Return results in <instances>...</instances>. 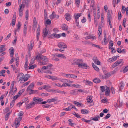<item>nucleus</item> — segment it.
Segmentation results:
<instances>
[{
	"instance_id": "obj_1",
	"label": "nucleus",
	"mask_w": 128,
	"mask_h": 128,
	"mask_svg": "<svg viewBox=\"0 0 128 128\" xmlns=\"http://www.w3.org/2000/svg\"><path fill=\"white\" fill-rule=\"evenodd\" d=\"M30 77L29 74H25L24 75L22 72L19 73L17 77V80L20 83H23L27 81Z\"/></svg>"
},
{
	"instance_id": "obj_2",
	"label": "nucleus",
	"mask_w": 128,
	"mask_h": 128,
	"mask_svg": "<svg viewBox=\"0 0 128 128\" xmlns=\"http://www.w3.org/2000/svg\"><path fill=\"white\" fill-rule=\"evenodd\" d=\"M41 60L44 62H43L40 61L39 62V64L41 65L46 64L47 62L48 61V58L46 57L43 56H42Z\"/></svg>"
},
{
	"instance_id": "obj_3",
	"label": "nucleus",
	"mask_w": 128,
	"mask_h": 128,
	"mask_svg": "<svg viewBox=\"0 0 128 128\" xmlns=\"http://www.w3.org/2000/svg\"><path fill=\"white\" fill-rule=\"evenodd\" d=\"M123 62H123L122 60H119L117 61L115 63H114L111 66V68H114L120 64H121V65H122L123 64Z\"/></svg>"
},
{
	"instance_id": "obj_4",
	"label": "nucleus",
	"mask_w": 128,
	"mask_h": 128,
	"mask_svg": "<svg viewBox=\"0 0 128 128\" xmlns=\"http://www.w3.org/2000/svg\"><path fill=\"white\" fill-rule=\"evenodd\" d=\"M25 6V5L24 4H22L20 5L19 6V16L20 17H22V16L23 11Z\"/></svg>"
},
{
	"instance_id": "obj_5",
	"label": "nucleus",
	"mask_w": 128,
	"mask_h": 128,
	"mask_svg": "<svg viewBox=\"0 0 128 128\" xmlns=\"http://www.w3.org/2000/svg\"><path fill=\"white\" fill-rule=\"evenodd\" d=\"M84 36H86L85 37V39L86 40L90 39L94 40L96 38L95 36H92L90 34L88 35V33L87 32L84 33Z\"/></svg>"
},
{
	"instance_id": "obj_6",
	"label": "nucleus",
	"mask_w": 128,
	"mask_h": 128,
	"mask_svg": "<svg viewBox=\"0 0 128 128\" xmlns=\"http://www.w3.org/2000/svg\"><path fill=\"white\" fill-rule=\"evenodd\" d=\"M34 82H32L30 84L29 86L28 87L27 89V91L28 93L30 92L32 89L34 88Z\"/></svg>"
},
{
	"instance_id": "obj_7",
	"label": "nucleus",
	"mask_w": 128,
	"mask_h": 128,
	"mask_svg": "<svg viewBox=\"0 0 128 128\" xmlns=\"http://www.w3.org/2000/svg\"><path fill=\"white\" fill-rule=\"evenodd\" d=\"M58 46L61 48H67V46L63 42H60L58 44Z\"/></svg>"
},
{
	"instance_id": "obj_8",
	"label": "nucleus",
	"mask_w": 128,
	"mask_h": 128,
	"mask_svg": "<svg viewBox=\"0 0 128 128\" xmlns=\"http://www.w3.org/2000/svg\"><path fill=\"white\" fill-rule=\"evenodd\" d=\"M79 67L82 68L87 69L89 68V66L87 64L84 63H81L79 65Z\"/></svg>"
},
{
	"instance_id": "obj_9",
	"label": "nucleus",
	"mask_w": 128,
	"mask_h": 128,
	"mask_svg": "<svg viewBox=\"0 0 128 128\" xmlns=\"http://www.w3.org/2000/svg\"><path fill=\"white\" fill-rule=\"evenodd\" d=\"M82 15V13H76L74 14V16L75 19V22H77L78 18Z\"/></svg>"
},
{
	"instance_id": "obj_10",
	"label": "nucleus",
	"mask_w": 128,
	"mask_h": 128,
	"mask_svg": "<svg viewBox=\"0 0 128 128\" xmlns=\"http://www.w3.org/2000/svg\"><path fill=\"white\" fill-rule=\"evenodd\" d=\"M40 26L39 25H38V28L36 31V38H37L38 40L39 37V36L40 34Z\"/></svg>"
},
{
	"instance_id": "obj_11",
	"label": "nucleus",
	"mask_w": 128,
	"mask_h": 128,
	"mask_svg": "<svg viewBox=\"0 0 128 128\" xmlns=\"http://www.w3.org/2000/svg\"><path fill=\"white\" fill-rule=\"evenodd\" d=\"M64 17L66 20L69 21L71 19V16L69 13H66L65 14Z\"/></svg>"
},
{
	"instance_id": "obj_12",
	"label": "nucleus",
	"mask_w": 128,
	"mask_h": 128,
	"mask_svg": "<svg viewBox=\"0 0 128 128\" xmlns=\"http://www.w3.org/2000/svg\"><path fill=\"white\" fill-rule=\"evenodd\" d=\"M74 62H76V65H78V67L79 64H80L81 63L83 62V60L82 59H76L74 60Z\"/></svg>"
},
{
	"instance_id": "obj_13",
	"label": "nucleus",
	"mask_w": 128,
	"mask_h": 128,
	"mask_svg": "<svg viewBox=\"0 0 128 128\" xmlns=\"http://www.w3.org/2000/svg\"><path fill=\"white\" fill-rule=\"evenodd\" d=\"M43 38H45L48 34V30L46 28L44 29L43 30Z\"/></svg>"
},
{
	"instance_id": "obj_14",
	"label": "nucleus",
	"mask_w": 128,
	"mask_h": 128,
	"mask_svg": "<svg viewBox=\"0 0 128 128\" xmlns=\"http://www.w3.org/2000/svg\"><path fill=\"white\" fill-rule=\"evenodd\" d=\"M93 60L94 62L96 64L99 65L100 64V62L98 59L96 57H94L93 58Z\"/></svg>"
},
{
	"instance_id": "obj_15",
	"label": "nucleus",
	"mask_w": 128,
	"mask_h": 128,
	"mask_svg": "<svg viewBox=\"0 0 128 128\" xmlns=\"http://www.w3.org/2000/svg\"><path fill=\"white\" fill-rule=\"evenodd\" d=\"M17 90V88L16 87H15V88H12L11 90L9 92V93H10L12 92V95H14L16 92Z\"/></svg>"
},
{
	"instance_id": "obj_16",
	"label": "nucleus",
	"mask_w": 128,
	"mask_h": 128,
	"mask_svg": "<svg viewBox=\"0 0 128 128\" xmlns=\"http://www.w3.org/2000/svg\"><path fill=\"white\" fill-rule=\"evenodd\" d=\"M57 98L56 97L54 98H53L48 99L47 100V102H55L57 100Z\"/></svg>"
},
{
	"instance_id": "obj_17",
	"label": "nucleus",
	"mask_w": 128,
	"mask_h": 128,
	"mask_svg": "<svg viewBox=\"0 0 128 128\" xmlns=\"http://www.w3.org/2000/svg\"><path fill=\"white\" fill-rule=\"evenodd\" d=\"M124 86V83L122 82L120 83L119 87L120 90H121L123 88Z\"/></svg>"
},
{
	"instance_id": "obj_18",
	"label": "nucleus",
	"mask_w": 128,
	"mask_h": 128,
	"mask_svg": "<svg viewBox=\"0 0 128 128\" xmlns=\"http://www.w3.org/2000/svg\"><path fill=\"white\" fill-rule=\"evenodd\" d=\"M14 124L15 127L16 128H17L19 126L20 124V121L16 120L14 122Z\"/></svg>"
},
{
	"instance_id": "obj_19",
	"label": "nucleus",
	"mask_w": 128,
	"mask_h": 128,
	"mask_svg": "<svg viewBox=\"0 0 128 128\" xmlns=\"http://www.w3.org/2000/svg\"><path fill=\"white\" fill-rule=\"evenodd\" d=\"M5 46L4 45H2L0 46V52H4L6 50V49L4 48Z\"/></svg>"
},
{
	"instance_id": "obj_20",
	"label": "nucleus",
	"mask_w": 128,
	"mask_h": 128,
	"mask_svg": "<svg viewBox=\"0 0 128 128\" xmlns=\"http://www.w3.org/2000/svg\"><path fill=\"white\" fill-rule=\"evenodd\" d=\"M87 101L89 103L92 102V96H88L87 97Z\"/></svg>"
},
{
	"instance_id": "obj_21",
	"label": "nucleus",
	"mask_w": 128,
	"mask_h": 128,
	"mask_svg": "<svg viewBox=\"0 0 128 128\" xmlns=\"http://www.w3.org/2000/svg\"><path fill=\"white\" fill-rule=\"evenodd\" d=\"M38 90H32L30 92L28 93L30 95L33 94H38Z\"/></svg>"
},
{
	"instance_id": "obj_22",
	"label": "nucleus",
	"mask_w": 128,
	"mask_h": 128,
	"mask_svg": "<svg viewBox=\"0 0 128 128\" xmlns=\"http://www.w3.org/2000/svg\"><path fill=\"white\" fill-rule=\"evenodd\" d=\"M119 56H114L111 58H110L109 60L112 62H113L116 60L117 59V57H119Z\"/></svg>"
},
{
	"instance_id": "obj_23",
	"label": "nucleus",
	"mask_w": 128,
	"mask_h": 128,
	"mask_svg": "<svg viewBox=\"0 0 128 128\" xmlns=\"http://www.w3.org/2000/svg\"><path fill=\"white\" fill-rule=\"evenodd\" d=\"M62 28L63 30H67L68 28V26L65 24H63L62 25Z\"/></svg>"
},
{
	"instance_id": "obj_24",
	"label": "nucleus",
	"mask_w": 128,
	"mask_h": 128,
	"mask_svg": "<svg viewBox=\"0 0 128 128\" xmlns=\"http://www.w3.org/2000/svg\"><path fill=\"white\" fill-rule=\"evenodd\" d=\"M43 87L44 89H45L48 91L49 92L50 91L48 89L50 88L51 87L50 86L48 85H44L43 86Z\"/></svg>"
},
{
	"instance_id": "obj_25",
	"label": "nucleus",
	"mask_w": 128,
	"mask_h": 128,
	"mask_svg": "<svg viewBox=\"0 0 128 128\" xmlns=\"http://www.w3.org/2000/svg\"><path fill=\"white\" fill-rule=\"evenodd\" d=\"M81 113L84 114H86L88 113V111L86 109H82L81 110Z\"/></svg>"
},
{
	"instance_id": "obj_26",
	"label": "nucleus",
	"mask_w": 128,
	"mask_h": 128,
	"mask_svg": "<svg viewBox=\"0 0 128 128\" xmlns=\"http://www.w3.org/2000/svg\"><path fill=\"white\" fill-rule=\"evenodd\" d=\"M35 58V60H37L38 61H40V60H41L42 56H40V55L38 54L36 55V57H34Z\"/></svg>"
},
{
	"instance_id": "obj_27",
	"label": "nucleus",
	"mask_w": 128,
	"mask_h": 128,
	"mask_svg": "<svg viewBox=\"0 0 128 128\" xmlns=\"http://www.w3.org/2000/svg\"><path fill=\"white\" fill-rule=\"evenodd\" d=\"M50 18L51 19H53L55 18V13L54 11L53 12L52 14L50 15Z\"/></svg>"
},
{
	"instance_id": "obj_28",
	"label": "nucleus",
	"mask_w": 128,
	"mask_h": 128,
	"mask_svg": "<svg viewBox=\"0 0 128 128\" xmlns=\"http://www.w3.org/2000/svg\"><path fill=\"white\" fill-rule=\"evenodd\" d=\"M92 65L93 67L94 68L95 70L97 72L99 71V68L96 65H95L94 63H92Z\"/></svg>"
},
{
	"instance_id": "obj_29",
	"label": "nucleus",
	"mask_w": 128,
	"mask_h": 128,
	"mask_svg": "<svg viewBox=\"0 0 128 128\" xmlns=\"http://www.w3.org/2000/svg\"><path fill=\"white\" fill-rule=\"evenodd\" d=\"M10 56L11 57H12L13 56L14 54V51L13 48L12 47L10 49Z\"/></svg>"
},
{
	"instance_id": "obj_30",
	"label": "nucleus",
	"mask_w": 128,
	"mask_h": 128,
	"mask_svg": "<svg viewBox=\"0 0 128 128\" xmlns=\"http://www.w3.org/2000/svg\"><path fill=\"white\" fill-rule=\"evenodd\" d=\"M111 14L110 10H108L107 12V19H111Z\"/></svg>"
},
{
	"instance_id": "obj_31",
	"label": "nucleus",
	"mask_w": 128,
	"mask_h": 128,
	"mask_svg": "<svg viewBox=\"0 0 128 128\" xmlns=\"http://www.w3.org/2000/svg\"><path fill=\"white\" fill-rule=\"evenodd\" d=\"M106 88L105 90V94L106 95H108L110 92V90L108 87H106Z\"/></svg>"
},
{
	"instance_id": "obj_32",
	"label": "nucleus",
	"mask_w": 128,
	"mask_h": 128,
	"mask_svg": "<svg viewBox=\"0 0 128 128\" xmlns=\"http://www.w3.org/2000/svg\"><path fill=\"white\" fill-rule=\"evenodd\" d=\"M100 118V117L99 116H97L94 117L91 119L92 120H94L95 121H97L98 120V118Z\"/></svg>"
},
{
	"instance_id": "obj_33",
	"label": "nucleus",
	"mask_w": 128,
	"mask_h": 128,
	"mask_svg": "<svg viewBox=\"0 0 128 128\" xmlns=\"http://www.w3.org/2000/svg\"><path fill=\"white\" fill-rule=\"evenodd\" d=\"M62 85V87H66L67 86H70V84L66 82H65L63 83Z\"/></svg>"
},
{
	"instance_id": "obj_34",
	"label": "nucleus",
	"mask_w": 128,
	"mask_h": 128,
	"mask_svg": "<svg viewBox=\"0 0 128 128\" xmlns=\"http://www.w3.org/2000/svg\"><path fill=\"white\" fill-rule=\"evenodd\" d=\"M54 92H58L60 94H66V92H65L60 90H54Z\"/></svg>"
},
{
	"instance_id": "obj_35",
	"label": "nucleus",
	"mask_w": 128,
	"mask_h": 128,
	"mask_svg": "<svg viewBox=\"0 0 128 128\" xmlns=\"http://www.w3.org/2000/svg\"><path fill=\"white\" fill-rule=\"evenodd\" d=\"M50 79L53 80H59V79L58 77L54 76H52L51 78H50Z\"/></svg>"
},
{
	"instance_id": "obj_36",
	"label": "nucleus",
	"mask_w": 128,
	"mask_h": 128,
	"mask_svg": "<svg viewBox=\"0 0 128 128\" xmlns=\"http://www.w3.org/2000/svg\"><path fill=\"white\" fill-rule=\"evenodd\" d=\"M72 86L77 88H80L81 87V86L80 85L77 84H74L72 85Z\"/></svg>"
},
{
	"instance_id": "obj_37",
	"label": "nucleus",
	"mask_w": 128,
	"mask_h": 128,
	"mask_svg": "<svg viewBox=\"0 0 128 128\" xmlns=\"http://www.w3.org/2000/svg\"><path fill=\"white\" fill-rule=\"evenodd\" d=\"M93 82L96 83H98L100 82V80L97 78H95L93 80Z\"/></svg>"
},
{
	"instance_id": "obj_38",
	"label": "nucleus",
	"mask_w": 128,
	"mask_h": 128,
	"mask_svg": "<svg viewBox=\"0 0 128 128\" xmlns=\"http://www.w3.org/2000/svg\"><path fill=\"white\" fill-rule=\"evenodd\" d=\"M25 18L26 20H27L28 17V10H26L25 12Z\"/></svg>"
},
{
	"instance_id": "obj_39",
	"label": "nucleus",
	"mask_w": 128,
	"mask_h": 128,
	"mask_svg": "<svg viewBox=\"0 0 128 128\" xmlns=\"http://www.w3.org/2000/svg\"><path fill=\"white\" fill-rule=\"evenodd\" d=\"M109 43L110 45L109 46V48L110 49L112 48V47L113 46L114 44L113 41L111 40L110 41Z\"/></svg>"
},
{
	"instance_id": "obj_40",
	"label": "nucleus",
	"mask_w": 128,
	"mask_h": 128,
	"mask_svg": "<svg viewBox=\"0 0 128 128\" xmlns=\"http://www.w3.org/2000/svg\"><path fill=\"white\" fill-rule=\"evenodd\" d=\"M52 35L54 37H56L57 38H59L61 36V35L60 34H53Z\"/></svg>"
},
{
	"instance_id": "obj_41",
	"label": "nucleus",
	"mask_w": 128,
	"mask_h": 128,
	"mask_svg": "<svg viewBox=\"0 0 128 128\" xmlns=\"http://www.w3.org/2000/svg\"><path fill=\"white\" fill-rule=\"evenodd\" d=\"M36 66V65L35 64H34L33 65H30L29 64L28 69H33L35 68Z\"/></svg>"
},
{
	"instance_id": "obj_42",
	"label": "nucleus",
	"mask_w": 128,
	"mask_h": 128,
	"mask_svg": "<svg viewBox=\"0 0 128 128\" xmlns=\"http://www.w3.org/2000/svg\"><path fill=\"white\" fill-rule=\"evenodd\" d=\"M6 70H4L1 71L0 72V76H3L4 77L5 76V75H4V74Z\"/></svg>"
},
{
	"instance_id": "obj_43",
	"label": "nucleus",
	"mask_w": 128,
	"mask_h": 128,
	"mask_svg": "<svg viewBox=\"0 0 128 128\" xmlns=\"http://www.w3.org/2000/svg\"><path fill=\"white\" fill-rule=\"evenodd\" d=\"M33 22L34 26H36L37 22L36 18L35 17L34 18Z\"/></svg>"
},
{
	"instance_id": "obj_44",
	"label": "nucleus",
	"mask_w": 128,
	"mask_h": 128,
	"mask_svg": "<svg viewBox=\"0 0 128 128\" xmlns=\"http://www.w3.org/2000/svg\"><path fill=\"white\" fill-rule=\"evenodd\" d=\"M104 43H107V42L106 41V34H104Z\"/></svg>"
},
{
	"instance_id": "obj_45",
	"label": "nucleus",
	"mask_w": 128,
	"mask_h": 128,
	"mask_svg": "<svg viewBox=\"0 0 128 128\" xmlns=\"http://www.w3.org/2000/svg\"><path fill=\"white\" fill-rule=\"evenodd\" d=\"M71 104L70 106H69L68 107V108H64L63 109V110H64L66 111H69L71 110L72 109V108L71 107Z\"/></svg>"
},
{
	"instance_id": "obj_46",
	"label": "nucleus",
	"mask_w": 128,
	"mask_h": 128,
	"mask_svg": "<svg viewBox=\"0 0 128 128\" xmlns=\"http://www.w3.org/2000/svg\"><path fill=\"white\" fill-rule=\"evenodd\" d=\"M82 120L84 122H86L88 123L90 122L91 120H86L84 118H82Z\"/></svg>"
},
{
	"instance_id": "obj_47",
	"label": "nucleus",
	"mask_w": 128,
	"mask_h": 128,
	"mask_svg": "<svg viewBox=\"0 0 128 128\" xmlns=\"http://www.w3.org/2000/svg\"><path fill=\"white\" fill-rule=\"evenodd\" d=\"M75 3L76 5V6L77 7H79V4L80 2V0H75Z\"/></svg>"
},
{
	"instance_id": "obj_48",
	"label": "nucleus",
	"mask_w": 128,
	"mask_h": 128,
	"mask_svg": "<svg viewBox=\"0 0 128 128\" xmlns=\"http://www.w3.org/2000/svg\"><path fill=\"white\" fill-rule=\"evenodd\" d=\"M70 74H62L63 76L66 77V78H70Z\"/></svg>"
},
{
	"instance_id": "obj_49",
	"label": "nucleus",
	"mask_w": 128,
	"mask_h": 128,
	"mask_svg": "<svg viewBox=\"0 0 128 128\" xmlns=\"http://www.w3.org/2000/svg\"><path fill=\"white\" fill-rule=\"evenodd\" d=\"M98 33L102 34V28L101 26H99L98 27Z\"/></svg>"
},
{
	"instance_id": "obj_50",
	"label": "nucleus",
	"mask_w": 128,
	"mask_h": 128,
	"mask_svg": "<svg viewBox=\"0 0 128 128\" xmlns=\"http://www.w3.org/2000/svg\"><path fill=\"white\" fill-rule=\"evenodd\" d=\"M59 80L60 82L64 83L65 82H67L68 79H60Z\"/></svg>"
},
{
	"instance_id": "obj_51",
	"label": "nucleus",
	"mask_w": 128,
	"mask_h": 128,
	"mask_svg": "<svg viewBox=\"0 0 128 128\" xmlns=\"http://www.w3.org/2000/svg\"><path fill=\"white\" fill-rule=\"evenodd\" d=\"M43 100L42 98H39L38 102H36V104H42V102L43 101Z\"/></svg>"
},
{
	"instance_id": "obj_52",
	"label": "nucleus",
	"mask_w": 128,
	"mask_h": 128,
	"mask_svg": "<svg viewBox=\"0 0 128 128\" xmlns=\"http://www.w3.org/2000/svg\"><path fill=\"white\" fill-rule=\"evenodd\" d=\"M10 114V113H7L6 115L5 116V120H7Z\"/></svg>"
},
{
	"instance_id": "obj_53",
	"label": "nucleus",
	"mask_w": 128,
	"mask_h": 128,
	"mask_svg": "<svg viewBox=\"0 0 128 128\" xmlns=\"http://www.w3.org/2000/svg\"><path fill=\"white\" fill-rule=\"evenodd\" d=\"M30 82V81H28L25 83H24L22 84V87H24L27 85Z\"/></svg>"
},
{
	"instance_id": "obj_54",
	"label": "nucleus",
	"mask_w": 128,
	"mask_h": 128,
	"mask_svg": "<svg viewBox=\"0 0 128 128\" xmlns=\"http://www.w3.org/2000/svg\"><path fill=\"white\" fill-rule=\"evenodd\" d=\"M126 8L125 7L122 6V13H124L126 11Z\"/></svg>"
},
{
	"instance_id": "obj_55",
	"label": "nucleus",
	"mask_w": 128,
	"mask_h": 128,
	"mask_svg": "<svg viewBox=\"0 0 128 128\" xmlns=\"http://www.w3.org/2000/svg\"><path fill=\"white\" fill-rule=\"evenodd\" d=\"M30 105L32 108L34 107L36 104L35 102L33 101L32 102L30 103Z\"/></svg>"
},
{
	"instance_id": "obj_56",
	"label": "nucleus",
	"mask_w": 128,
	"mask_h": 128,
	"mask_svg": "<svg viewBox=\"0 0 128 128\" xmlns=\"http://www.w3.org/2000/svg\"><path fill=\"white\" fill-rule=\"evenodd\" d=\"M101 21L102 22L103 24L104 23V15L103 14H101Z\"/></svg>"
},
{
	"instance_id": "obj_57",
	"label": "nucleus",
	"mask_w": 128,
	"mask_h": 128,
	"mask_svg": "<svg viewBox=\"0 0 128 128\" xmlns=\"http://www.w3.org/2000/svg\"><path fill=\"white\" fill-rule=\"evenodd\" d=\"M77 76H76L74 74H70V78H77Z\"/></svg>"
},
{
	"instance_id": "obj_58",
	"label": "nucleus",
	"mask_w": 128,
	"mask_h": 128,
	"mask_svg": "<svg viewBox=\"0 0 128 128\" xmlns=\"http://www.w3.org/2000/svg\"><path fill=\"white\" fill-rule=\"evenodd\" d=\"M35 60V58H33L31 60L29 64L30 65H31L34 63V61Z\"/></svg>"
},
{
	"instance_id": "obj_59",
	"label": "nucleus",
	"mask_w": 128,
	"mask_h": 128,
	"mask_svg": "<svg viewBox=\"0 0 128 128\" xmlns=\"http://www.w3.org/2000/svg\"><path fill=\"white\" fill-rule=\"evenodd\" d=\"M14 100H12V102H11L10 106V108H11L14 106Z\"/></svg>"
},
{
	"instance_id": "obj_60",
	"label": "nucleus",
	"mask_w": 128,
	"mask_h": 128,
	"mask_svg": "<svg viewBox=\"0 0 128 128\" xmlns=\"http://www.w3.org/2000/svg\"><path fill=\"white\" fill-rule=\"evenodd\" d=\"M27 27L28 22H26L24 23V29H27Z\"/></svg>"
},
{
	"instance_id": "obj_61",
	"label": "nucleus",
	"mask_w": 128,
	"mask_h": 128,
	"mask_svg": "<svg viewBox=\"0 0 128 128\" xmlns=\"http://www.w3.org/2000/svg\"><path fill=\"white\" fill-rule=\"evenodd\" d=\"M39 98L38 97H34L33 98V101L35 102L36 104V102H38Z\"/></svg>"
},
{
	"instance_id": "obj_62",
	"label": "nucleus",
	"mask_w": 128,
	"mask_h": 128,
	"mask_svg": "<svg viewBox=\"0 0 128 128\" xmlns=\"http://www.w3.org/2000/svg\"><path fill=\"white\" fill-rule=\"evenodd\" d=\"M26 108H27L28 109H29L30 108H31V107L30 105V104H26Z\"/></svg>"
},
{
	"instance_id": "obj_63",
	"label": "nucleus",
	"mask_w": 128,
	"mask_h": 128,
	"mask_svg": "<svg viewBox=\"0 0 128 128\" xmlns=\"http://www.w3.org/2000/svg\"><path fill=\"white\" fill-rule=\"evenodd\" d=\"M54 84L55 86H57L58 87L60 88H62V85L61 84H60L58 83H56Z\"/></svg>"
},
{
	"instance_id": "obj_64",
	"label": "nucleus",
	"mask_w": 128,
	"mask_h": 128,
	"mask_svg": "<svg viewBox=\"0 0 128 128\" xmlns=\"http://www.w3.org/2000/svg\"><path fill=\"white\" fill-rule=\"evenodd\" d=\"M128 71V66L126 67L123 70V72L124 73H125Z\"/></svg>"
}]
</instances>
